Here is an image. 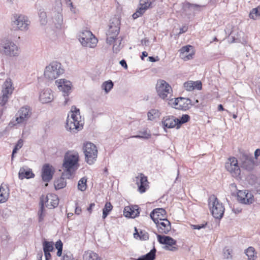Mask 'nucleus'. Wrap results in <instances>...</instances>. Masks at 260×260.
Listing matches in <instances>:
<instances>
[{
    "instance_id": "64",
    "label": "nucleus",
    "mask_w": 260,
    "mask_h": 260,
    "mask_svg": "<svg viewBox=\"0 0 260 260\" xmlns=\"http://www.w3.org/2000/svg\"><path fill=\"white\" fill-rule=\"evenodd\" d=\"M62 249H58L57 250V255L58 256H60L61 255V254H62Z\"/></svg>"
},
{
    "instance_id": "39",
    "label": "nucleus",
    "mask_w": 260,
    "mask_h": 260,
    "mask_svg": "<svg viewBox=\"0 0 260 260\" xmlns=\"http://www.w3.org/2000/svg\"><path fill=\"white\" fill-rule=\"evenodd\" d=\"M156 249L153 248L146 254L139 257L137 260H154L155 258Z\"/></svg>"
},
{
    "instance_id": "23",
    "label": "nucleus",
    "mask_w": 260,
    "mask_h": 260,
    "mask_svg": "<svg viewBox=\"0 0 260 260\" xmlns=\"http://www.w3.org/2000/svg\"><path fill=\"white\" fill-rule=\"evenodd\" d=\"M54 172V170L52 166L48 164L44 165L42 170V178L43 180L46 182L50 181L52 178Z\"/></svg>"
},
{
    "instance_id": "15",
    "label": "nucleus",
    "mask_w": 260,
    "mask_h": 260,
    "mask_svg": "<svg viewBox=\"0 0 260 260\" xmlns=\"http://www.w3.org/2000/svg\"><path fill=\"white\" fill-rule=\"evenodd\" d=\"M157 240L159 243L165 245L164 249L170 251H176L177 249L176 241L172 237L167 236H162L156 234Z\"/></svg>"
},
{
    "instance_id": "28",
    "label": "nucleus",
    "mask_w": 260,
    "mask_h": 260,
    "mask_svg": "<svg viewBox=\"0 0 260 260\" xmlns=\"http://www.w3.org/2000/svg\"><path fill=\"white\" fill-rule=\"evenodd\" d=\"M184 87L187 91H192L194 89L201 90L202 82L200 81H188L184 83Z\"/></svg>"
},
{
    "instance_id": "35",
    "label": "nucleus",
    "mask_w": 260,
    "mask_h": 260,
    "mask_svg": "<svg viewBox=\"0 0 260 260\" xmlns=\"http://www.w3.org/2000/svg\"><path fill=\"white\" fill-rule=\"evenodd\" d=\"M254 160L252 156H246L245 160L243 162V166L246 170H251L254 167Z\"/></svg>"
},
{
    "instance_id": "57",
    "label": "nucleus",
    "mask_w": 260,
    "mask_h": 260,
    "mask_svg": "<svg viewBox=\"0 0 260 260\" xmlns=\"http://www.w3.org/2000/svg\"><path fill=\"white\" fill-rule=\"evenodd\" d=\"M149 41L147 38H145L141 41V44L142 45L148 46L149 45Z\"/></svg>"
},
{
    "instance_id": "54",
    "label": "nucleus",
    "mask_w": 260,
    "mask_h": 260,
    "mask_svg": "<svg viewBox=\"0 0 260 260\" xmlns=\"http://www.w3.org/2000/svg\"><path fill=\"white\" fill-rule=\"evenodd\" d=\"M206 224H201V225H191L192 229L200 230L202 228H204Z\"/></svg>"
},
{
    "instance_id": "34",
    "label": "nucleus",
    "mask_w": 260,
    "mask_h": 260,
    "mask_svg": "<svg viewBox=\"0 0 260 260\" xmlns=\"http://www.w3.org/2000/svg\"><path fill=\"white\" fill-rule=\"evenodd\" d=\"M139 134L137 135L132 136L131 138L143 139H149L151 136L150 131L147 129H144L139 132Z\"/></svg>"
},
{
    "instance_id": "55",
    "label": "nucleus",
    "mask_w": 260,
    "mask_h": 260,
    "mask_svg": "<svg viewBox=\"0 0 260 260\" xmlns=\"http://www.w3.org/2000/svg\"><path fill=\"white\" fill-rule=\"evenodd\" d=\"M46 260H49L51 258V255L49 251H44Z\"/></svg>"
},
{
    "instance_id": "60",
    "label": "nucleus",
    "mask_w": 260,
    "mask_h": 260,
    "mask_svg": "<svg viewBox=\"0 0 260 260\" xmlns=\"http://www.w3.org/2000/svg\"><path fill=\"white\" fill-rule=\"evenodd\" d=\"M260 155V149H257L254 152V156L255 158H257Z\"/></svg>"
},
{
    "instance_id": "44",
    "label": "nucleus",
    "mask_w": 260,
    "mask_h": 260,
    "mask_svg": "<svg viewBox=\"0 0 260 260\" xmlns=\"http://www.w3.org/2000/svg\"><path fill=\"white\" fill-rule=\"evenodd\" d=\"M135 231L136 232L134 234V237L136 239H138L139 238L140 239L143 240H146L148 239L149 236L148 233L146 232H140V233H139L137 230V229L135 228Z\"/></svg>"
},
{
    "instance_id": "50",
    "label": "nucleus",
    "mask_w": 260,
    "mask_h": 260,
    "mask_svg": "<svg viewBox=\"0 0 260 260\" xmlns=\"http://www.w3.org/2000/svg\"><path fill=\"white\" fill-rule=\"evenodd\" d=\"M232 249L225 247L223 250V256L226 259L232 258Z\"/></svg>"
},
{
    "instance_id": "29",
    "label": "nucleus",
    "mask_w": 260,
    "mask_h": 260,
    "mask_svg": "<svg viewBox=\"0 0 260 260\" xmlns=\"http://www.w3.org/2000/svg\"><path fill=\"white\" fill-rule=\"evenodd\" d=\"M139 212L137 206H126L124 208L123 214L126 217L135 218L138 215Z\"/></svg>"
},
{
    "instance_id": "52",
    "label": "nucleus",
    "mask_w": 260,
    "mask_h": 260,
    "mask_svg": "<svg viewBox=\"0 0 260 260\" xmlns=\"http://www.w3.org/2000/svg\"><path fill=\"white\" fill-rule=\"evenodd\" d=\"M55 247L57 250L62 249V243L60 240H58L56 242Z\"/></svg>"
},
{
    "instance_id": "7",
    "label": "nucleus",
    "mask_w": 260,
    "mask_h": 260,
    "mask_svg": "<svg viewBox=\"0 0 260 260\" xmlns=\"http://www.w3.org/2000/svg\"><path fill=\"white\" fill-rule=\"evenodd\" d=\"M157 95L164 100H169L172 97V88L171 86L164 80H158L156 85Z\"/></svg>"
},
{
    "instance_id": "19",
    "label": "nucleus",
    "mask_w": 260,
    "mask_h": 260,
    "mask_svg": "<svg viewBox=\"0 0 260 260\" xmlns=\"http://www.w3.org/2000/svg\"><path fill=\"white\" fill-rule=\"evenodd\" d=\"M237 199L239 202L244 204H250L254 201L253 196L246 190L238 191Z\"/></svg>"
},
{
    "instance_id": "3",
    "label": "nucleus",
    "mask_w": 260,
    "mask_h": 260,
    "mask_svg": "<svg viewBox=\"0 0 260 260\" xmlns=\"http://www.w3.org/2000/svg\"><path fill=\"white\" fill-rule=\"evenodd\" d=\"M0 53L9 57H18L20 49L12 40L4 37L0 38Z\"/></svg>"
},
{
    "instance_id": "18",
    "label": "nucleus",
    "mask_w": 260,
    "mask_h": 260,
    "mask_svg": "<svg viewBox=\"0 0 260 260\" xmlns=\"http://www.w3.org/2000/svg\"><path fill=\"white\" fill-rule=\"evenodd\" d=\"M120 27L118 23L116 24H111L107 32V39L106 42L108 44H112L114 39L117 38V36L119 34Z\"/></svg>"
},
{
    "instance_id": "22",
    "label": "nucleus",
    "mask_w": 260,
    "mask_h": 260,
    "mask_svg": "<svg viewBox=\"0 0 260 260\" xmlns=\"http://www.w3.org/2000/svg\"><path fill=\"white\" fill-rule=\"evenodd\" d=\"M150 217L155 223H158L167 219L166 212L162 208H156L154 209L150 213Z\"/></svg>"
},
{
    "instance_id": "61",
    "label": "nucleus",
    "mask_w": 260,
    "mask_h": 260,
    "mask_svg": "<svg viewBox=\"0 0 260 260\" xmlns=\"http://www.w3.org/2000/svg\"><path fill=\"white\" fill-rule=\"evenodd\" d=\"M81 212V209L79 207H76L75 209V213L79 215Z\"/></svg>"
},
{
    "instance_id": "46",
    "label": "nucleus",
    "mask_w": 260,
    "mask_h": 260,
    "mask_svg": "<svg viewBox=\"0 0 260 260\" xmlns=\"http://www.w3.org/2000/svg\"><path fill=\"white\" fill-rule=\"evenodd\" d=\"M40 209L38 211L39 221L41 222L43 221L45 213L44 212V201H40Z\"/></svg>"
},
{
    "instance_id": "13",
    "label": "nucleus",
    "mask_w": 260,
    "mask_h": 260,
    "mask_svg": "<svg viewBox=\"0 0 260 260\" xmlns=\"http://www.w3.org/2000/svg\"><path fill=\"white\" fill-rule=\"evenodd\" d=\"M169 104L175 109L185 111L192 105L191 100L188 98L180 97L170 100Z\"/></svg>"
},
{
    "instance_id": "43",
    "label": "nucleus",
    "mask_w": 260,
    "mask_h": 260,
    "mask_svg": "<svg viewBox=\"0 0 260 260\" xmlns=\"http://www.w3.org/2000/svg\"><path fill=\"white\" fill-rule=\"evenodd\" d=\"M260 17V5L257 8L253 9L249 13V17L255 20Z\"/></svg>"
},
{
    "instance_id": "47",
    "label": "nucleus",
    "mask_w": 260,
    "mask_h": 260,
    "mask_svg": "<svg viewBox=\"0 0 260 260\" xmlns=\"http://www.w3.org/2000/svg\"><path fill=\"white\" fill-rule=\"evenodd\" d=\"M86 182L87 179L85 177L81 178L78 183V189L82 191L85 190L87 187Z\"/></svg>"
},
{
    "instance_id": "17",
    "label": "nucleus",
    "mask_w": 260,
    "mask_h": 260,
    "mask_svg": "<svg viewBox=\"0 0 260 260\" xmlns=\"http://www.w3.org/2000/svg\"><path fill=\"white\" fill-rule=\"evenodd\" d=\"M44 201V207L49 209H53L58 205L59 200L56 195L52 193L48 194L46 196H42L41 200Z\"/></svg>"
},
{
    "instance_id": "6",
    "label": "nucleus",
    "mask_w": 260,
    "mask_h": 260,
    "mask_svg": "<svg viewBox=\"0 0 260 260\" xmlns=\"http://www.w3.org/2000/svg\"><path fill=\"white\" fill-rule=\"evenodd\" d=\"M63 73V70L61 67V64L58 62L53 61L45 68L44 75L45 78L53 80Z\"/></svg>"
},
{
    "instance_id": "58",
    "label": "nucleus",
    "mask_w": 260,
    "mask_h": 260,
    "mask_svg": "<svg viewBox=\"0 0 260 260\" xmlns=\"http://www.w3.org/2000/svg\"><path fill=\"white\" fill-rule=\"evenodd\" d=\"M187 30V27L186 26H184L180 29V31H179L178 35H180L181 34L185 32Z\"/></svg>"
},
{
    "instance_id": "40",
    "label": "nucleus",
    "mask_w": 260,
    "mask_h": 260,
    "mask_svg": "<svg viewBox=\"0 0 260 260\" xmlns=\"http://www.w3.org/2000/svg\"><path fill=\"white\" fill-rule=\"evenodd\" d=\"M113 206L111 203L110 202H107L104 208L103 209V215L102 218L103 219L106 218V217L108 216V215L109 214L110 212L112 210Z\"/></svg>"
},
{
    "instance_id": "8",
    "label": "nucleus",
    "mask_w": 260,
    "mask_h": 260,
    "mask_svg": "<svg viewBox=\"0 0 260 260\" xmlns=\"http://www.w3.org/2000/svg\"><path fill=\"white\" fill-rule=\"evenodd\" d=\"M209 206L214 218L221 219L222 217L224 212V206L215 196H212L209 198Z\"/></svg>"
},
{
    "instance_id": "56",
    "label": "nucleus",
    "mask_w": 260,
    "mask_h": 260,
    "mask_svg": "<svg viewBox=\"0 0 260 260\" xmlns=\"http://www.w3.org/2000/svg\"><path fill=\"white\" fill-rule=\"evenodd\" d=\"M120 65L123 67L125 69H127V65L126 64V62L125 60L122 59L121 61H120Z\"/></svg>"
},
{
    "instance_id": "59",
    "label": "nucleus",
    "mask_w": 260,
    "mask_h": 260,
    "mask_svg": "<svg viewBox=\"0 0 260 260\" xmlns=\"http://www.w3.org/2000/svg\"><path fill=\"white\" fill-rule=\"evenodd\" d=\"M95 206L94 203H91L89 206V207L87 208V210L89 213H91L92 208Z\"/></svg>"
},
{
    "instance_id": "9",
    "label": "nucleus",
    "mask_w": 260,
    "mask_h": 260,
    "mask_svg": "<svg viewBox=\"0 0 260 260\" xmlns=\"http://www.w3.org/2000/svg\"><path fill=\"white\" fill-rule=\"evenodd\" d=\"M14 90L11 78H7L2 85V95L0 96V106H4L8 102Z\"/></svg>"
},
{
    "instance_id": "48",
    "label": "nucleus",
    "mask_w": 260,
    "mask_h": 260,
    "mask_svg": "<svg viewBox=\"0 0 260 260\" xmlns=\"http://www.w3.org/2000/svg\"><path fill=\"white\" fill-rule=\"evenodd\" d=\"M44 251H52L53 248V243L52 242L45 241L43 244Z\"/></svg>"
},
{
    "instance_id": "20",
    "label": "nucleus",
    "mask_w": 260,
    "mask_h": 260,
    "mask_svg": "<svg viewBox=\"0 0 260 260\" xmlns=\"http://www.w3.org/2000/svg\"><path fill=\"white\" fill-rule=\"evenodd\" d=\"M136 184L138 187V190L140 193L145 192L149 187L147 178L144 174L141 173L136 177Z\"/></svg>"
},
{
    "instance_id": "21",
    "label": "nucleus",
    "mask_w": 260,
    "mask_h": 260,
    "mask_svg": "<svg viewBox=\"0 0 260 260\" xmlns=\"http://www.w3.org/2000/svg\"><path fill=\"white\" fill-rule=\"evenodd\" d=\"M180 57L185 61L193 58L194 52L193 47L189 45L183 46L180 50Z\"/></svg>"
},
{
    "instance_id": "25",
    "label": "nucleus",
    "mask_w": 260,
    "mask_h": 260,
    "mask_svg": "<svg viewBox=\"0 0 260 260\" xmlns=\"http://www.w3.org/2000/svg\"><path fill=\"white\" fill-rule=\"evenodd\" d=\"M158 232L161 234H167L171 230L170 222L166 219L155 223Z\"/></svg>"
},
{
    "instance_id": "33",
    "label": "nucleus",
    "mask_w": 260,
    "mask_h": 260,
    "mask_svg": "<svg viewBox=\"0 0 260 260\" xmlns=\"http://www.w3.org/2000/svg\"><path fill=\"white\" fill-rule=\"evenodd\" d=\"M160 114L161 113L158 110L151 109L147 113L148 120L150 121H153L158 118Z\"/></svg>"
},
{
    "instance_id": "24",
    "label": "nucleus",
    "mask_w": 260,
    "mask_h": 260,
    "mask_svg": "<svg viewBox=\"0 0 260 260\" xmlns=\"http://www.w3.org/2000/svg\"><path fill=\"white\" fill-rule=\"evenodd\" d=\"M53 99V93L50 89H44L40 93L39 100L42 103H50L52 102Z\"/></svg>"
},
{
    "instance_id": "36",
    "label": "nucleus",
    "mask_w": 260,
    "mask_h": 260,
    "mask_svg": "<svg viewBox=\"0 0 260 260\" xmlns=\"http://www.w3.org/2000/svg\"><path fill=\"white\" fill-rule=\"evenodd\" d=\"M122 39L121 37L115 38L112 44L113 43V51L114 52L117 53L120 51L122 47L121 41Z\"/></svg>"
},
{
    "instance_id": "63",
    "label": "nucleus",
    "mask_w": 260,
    "mask_h": 260,
    "mask_svg": "<svg viewBox=\"0 0 260 260\" xmlns=\"http://www.w3.org/2000/svg\"><path fill=\"white\" fill-rule=\"evenodd\" d=\"M43 257V254L42 252L38 253L37 255L38 260H42Z\"/></svg>"
},
{
    "instance_id": "42",
    "label": "nucleus",
    "mask_w": 260,
    "mask_h": 260,
    "mask_svg": "<svg viewBox=\"0 0 260 260\" xmlns=\"http://www.w3.org/2000/svg\"><path fill=\"white\" fill-rule=\"evenodd\" d=\"M190 119V116L187 114L183 115L180 118H176L177 129L179 128L182 124L187 122Z\"/></svg>"
},
{
    "instance_id": "10",
    "label": "nucleus",
    "mask_w": 260,
    "mask_h": 260,
    "mask_svg": "<svg viewBox=\"0 0 260 260\" xmlns=\"http://www.w3.org/2000/svg\"><path fill=\"white\" fill-rule=\"evenodd\" d=\"M83 152L86 162L90 165L93 164L98 156L96 146L91 142H87L83 146Z\"/></svg>"
},
{
    "instance_id": "1",
    "label": "nucleus",
    "mask_w": 260,
    "mask_h": 260,
    "mask_svg": "<svg viewBox=\"0 0 260 260\" xmlns=\"http://www.w3.org/2000/svg\"><path fill=\"white\" fill-rule=\"evenodd\" d=\"M79 155L77 152L69 151L66 153L62 164V176L70 178L79 169Z\"/></svg>"
},
{
    "instance_id": "31",
    "label": "nucleus",
    "mask_w": 260,
    "mask_h": 260,
    "mask_svg": "<svg viewBox=\"0 0 260 260\" xmlns=\"http://www.w3.org/2000/svg\"><path fill=\"white\" fill-rule=\"evenodd\" d=\"M19 178L20 179L24 178L29 179L34 177V174L31 170L27 168H21L19 172Z\"/></svg>"
},
{
    "instance_id": "4",
    "label": "nucleus",
    "mask_w": 260,
    "mask_h": 260,
    "mask_svg": "<svg viewBox=\"0 0 260 260\" xmlns=\"http://www.w3.org/2000/svg\"><path fill=\"white\" fill-rule=\"evenodd\" d=\"M11 25L15 30L26 31L29 29L30 21L26 15L14 13L11 17Z\"/></svg>"
},
{
    "instance_id": "30",
    "label": "nucleus",
    "mask_w": 260,
    "mask_h": 260,
    "mask_svg": "<svg viewBox=\"0 0 260 260\" xmlns=\"http://www.w3.org/2000/svg\"><path fill=\"white\" fill-rule=\"evenodd\" d=\"M10 190L6 185L2 184L0 186V204L5 203L9 199Z\"/></svg>"
},
{
    "instance_id": "32",
    "label": "nucleus",
    "mask_w": 260,
    "mask_h": 260,
    "mask_svg": "<svg viewBox=\"0 0 260 260\" xmlns=\"http://www.w3.org/2000/svg\"><path fill=\"white\" fill-rule=\"evenodd\" d=\"M82 260H101V258L95 252L87 250L84 252L82 255Z\"/></svg>"
},
{
    "instance_id": "11",
    "label": "nucleus",
    "mask_w": 260,
    "mask_h": 260,
    "mask_svg": "<svg viewBox=\"0 0 260 260\" xmlns=\"http://www.w3.org/2000/svg\"><path fill=\"white\" fill-rule=\"evenodd\" d=\"M55 85L58 89L62 92L64 97V105L68 104L70 101L68 97L71 92L72 84L71 81L66 79H60L56 80Z\"/></svg>"
},
{
    "instance_id": "49",
    "label": "nucleus",
    "mask_w": 260,
    "mask_h": 260,
    "mask_svg": "<svg viewBox=\"0 0 260 260\" xmlns=\"http://www.w3.org/2000/svg\"><path fill=\"white\" fill-rule=\"evenodd\" d=\"M23 144V140L22 139H19L13 150L12 154V159L13 158L14 154L17 153V151L22 148Z\"/></svg>"
},
{
    "instance_id": "5",
    "label": "nucleus",
    "mask_w": 260,
    "mask_h": 260,
    "mask_svg": "<svg viewBox=\"0 0 260 260\" xmlns=\"http://www.w3.org/2000/svg\"><path fill=\"white\" fill-rule=\"evenodd\" d=\"M31 115V111L28 106L21 107L16 114L15 118L13 119L10 124L12 126L25 125Z\"/></svg>"
},
{
    "instance_id": "45",
    "label": "nucleus",
    "mask_w": 260,
    "mask_h": 260,
    "mask_svg": "<svg viewBox=\"0 0 260 260\" xmlns=\"http://www.w3.org/2000/svg\"><path fill=\"white\" fill-rule=\"evenodd\" d=\"M39 20L41 25H46L47 23V17L45 12L40 10L39 12Z\"/></svg>"
},
{
    "instance_id": "26",
    "label": "nucleus",
    "mask_w": 260,
    "mask_h": 260,
    "mask_svg": "<svg viewBox=\"0 0 260 260\" xmlns=\"http://www.w3.org/2000/svg\"><path fill=\"white\" fill-rule=\"evenodd\" d=\"M151 4L149 0H140V7L138 10L133 15L134 19H136L142 14H143L145 11L148 9Z\"/></svg>"
},
{
    "instance_id": "27",
    "label": "nucleus",
    "mask_w": 260,
    "mask_h": 260,
    "mask_svg": "<svg viewBox=\"0 0 260 260\" xmlns=\"http://www.w3.org/2000/svg\"><path fill=\"white\" fill-rule=\"evenodd\" d=\"M163 127L168 128H172L175 126L177 128V122L176 118L173 116H166L163 117L161 120Z\"/></svg>"
},
{
    "instance_id": "41",
    "label": "nucleus",
    "mask_w": 260,
    "mask_h": 260,
    "mask_svg": "<svg viewBox=\"0 0 260 260\" xmlns=\"http://www.w3.org/2000/svg\"><path fill=\"white\" fill-rule=\"evenodd\" d=\"M102 88L106 93H108L113 88V83L111 80H108L104 82L102 85Z\"/></svg>"
},
{
    "instance_id": "53",
    "label": "nucleus",
    "mask_w": 260,
    "mask_h": 260,
    "mask_svg": "<svg viewBox=\"0 0 260 260\" xmlns=\"http://www.w3.org/2000/svg\"><path fill=\"white\" fill-rule=\"evenodd\" d=\"M68 7H69L70 11L73 13H76L77 10L74 7L72 3H70V4L67 5Z\"/></svg>"
},
{
    "instance_id": "14",
    "label": "nucleus",
    "mask_w": 260,
    "mask_h": 260,
    "mask_svg": "<svg viewBox=\"0 0 260 260\" xmlns=\"http://www.w3.org/2000/svg\"><path fill=\"white\" fill-rule=\"evenodd\" d=\"M226 170L234 177H238L240 174L241 170L238 165V160L235 157H230L225 164Z\"/></svg>"
},
{
    "instance_id": "51",
    "label": "nucleus",
    "mask_w": 260,
    "mask_h": 260,
    "mask_svg": "<svg viewBox=\"0 0 260 260\" xmlns=\"http://www.w3.org/2000/svg\"><path fill=\"white\" fill-rule=\"evenodd\" d=\"M62 260H74L73 254L69 251L64 252Z\"/></svg>"
},
{
    "instance_id": "12",
    "label": "nucleus",
    "mask_w": 260,
    "mask_h": 260,
    "mask_svg": "<svg viewBox=\"0 0 260 260\" xmlns=\"http://www.w3.org/2000/svg\"><path fill=\"white\" fill-rule=\"evenodd\" d=\"M79 40L82 46L94 48L98 43V39L89 30H84L79 35Z\"/></svg>"
},
{
    "instance_id": "2",
    "label": "nucleus",
    "mask_w": 260,
    "mask_h": 260,
    "mask_svg": "<svg viewBox=\"0 0 260 260\" xmlns=\"http://www.w3.org/2000/svg\"><path fill=\"white\" fill-rule=\"evenodd\" d=\"M83 119L80 115V111L75 106L71 108L66 120V128L72 133H77L83 128Z\"/></svg>"
},
{
    "instance_id": "16",
    "label": "nucleus",
    "mask_w": 260,
    "mask_h": 260,
    "mask_svg": "<svg viewBox=\"0 0 260 260\" xmlns=\"http://www.w3.org/2000/svg\"><path fill=\"white\" fill-rule=\"evenodd\" d=\"M52 14V21L57 28H60L63 25L61 4L59 2Z\"/></svg>"
},
{
    "instance_id": "37",
    "label": "nucleus",
    "mask_w": 260,
    "mask_h": 260,
    "mask_svg": "<svg viewBox=\"0 0 260 260\" xmlns=\"http://www.w3.org/2000/svg\"><path fill=\"white\" fill-rule=\"evenodd\" d=\"M245 253L247 256L248 260H255L257 258L256 253L252 247H249L245 250Z\"/></svg>"
},
{
    "instance_id": "62",
    "label": "nucleus",
    "mask_w": 260,
    "mask_h": 260,
    "mask_svg": "<svg viewBox=\"0 0 260 260\" xmlns=\"http://www.w3.org/2000/svg\"><path fill=\"white\" fill-rule=\"evenodd\" d=\"M147 55H148V53H147L146 51H143V52H142V56H141V59H144V58L145 57L147 56Z\"/></svg>"
},
{
    "instance_id": "38",
    "label": "nucleus",
    "mask_w": 260,
    "mask_h": 260,
    "mask_svg": "<svg viewBox=\"0 0 260 260\" xmlns=\"http://www.w3.org/2000/svg\"><path fill=\"white\" fill-rule=\"evenodd\" d=\"M67 178L62 175V177L56 179L54 181V187L56 189H60L63 188L66 186V181L64 178Z\"/></svg>"
}]
</instances>
